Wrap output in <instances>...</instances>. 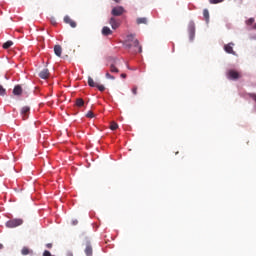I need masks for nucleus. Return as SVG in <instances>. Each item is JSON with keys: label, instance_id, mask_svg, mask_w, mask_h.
Here are the masks:
<instances>
[{"label": "nucleus", "instance_id": "6", "mask_svg": "<svg viewBox=\"0 0 256 256\" xmlns=\"http://www.w3.org/2000/svg\"><path fill=\"white\" fill-rule=\"evenodd\" d=\"M188 33H189V39L190 41H193L195 39V22H190L188 25Z\"/></svg>", "mask_w": 256, "mask_h": 256}, {"label": "nucleus", "instance_id": "28", "mask_svg": "<svg viewBox=\"0 0 256 256\" xmlns=\"http://www.w3.org/2000/svg\"><path fill=\"white\" fill-rule=\"evenodd\" d=\"M5 93H6V90H5V88H3V86L2 85H0V95H5Z\"/></svg>", "mask_w": 256, "mask_h": 256}, {"label": "nucleus", "instance_id": "14", "mask_svg": "<svg viewBox=\"0 0 256 256\" xmlns=\"http://www.w3.org/2000/svg\"><path fill=\"white\" fill-rule=\"evenodd\" d=\"M23 93V88H21L20 85H17L13 89V94L14 95H21Z\"/></svg>", "mask_w": 256, "mask_h": 256}, {"label": "nucleus", "instance_id": "32", "mask_svg": "<svg viewBox=\"0 0 256 256\" xmlns=\"http://www.w3.org/2000/svg\"><path fill=\"white\" fill-rule=\"evenodd\" d=\"M122 79H126L127 78V74H121Z\"/></svg>", "mask_w": 256, "mask_h": 256}, {"label": "nucleus", "instance_id": "12", "mask_svg": "<svg viewBox=\"0 0 256 256\" xmlns=\"http://www.w3.org/2000/svg\"><path fill=\"white\" fill-rule=\"evenodd\" d=\"M54 53L57 57H61V55L63 53V48L61 47V45L54 46Z\"/></svg>", "mask_w": 256, "mask_h": 256}, {"label": "nucleus", "instance_id": "8", "mask_svg": "<svg viewBox=\"0 0 256 256\" xmlns=\"http://www.w3.org/2000/svg\"><path fill=\"white\" fill-rule=\"evenodd\" d=\"M64 23H66L67 25H70V27H72L73 29L77 27V22L73 21V19H71V17L69 16L64 17Z\"/></svg>", "mask_w": 256, "mask_h": 256}, {"label": "nucleus", "instance_id": "21", "mask_svg": "<svg viewBox=\"0 0 256 256\" xmlns=\"http://www.w3.org/2000/svg\"><path fill=\"white\" fill-rule=\"evenodd\" d=\"M118 128H119V125H118L117 123L112 122V123L110 124V129H111V131H116V129H118Z\"/></svg>", "mask_w": 256, "mask_h": 256}, {"label": "nucleus", "instance_id": "15", "mask_svg": "<svg viewBox=\"0 0 256 256\" xmlns=\"http://www.w3.org/2000/svg\"><path fill=\"white\" fill-rule=\"evenodd\" d=\"M137 25H147V18H137Z\"/></svg>", "mask_w": 256, "mask_h": 256}, {"label": "nucleus", "instance_id": "18", "mask_svg": "<svg viewBox=\"0 0 256 256\" xmlns=\"http://www.w3.org/2000/svg\"><path fill=\"white\" fill-rule=\"evenodd\" d=\"M88 85L89 87H96L97 83H95V80H93V78L88 77Z\"/></svg>", "mask_w": 256, "mask_h": 256}, {"label": "nucleus", "instance_id": "27", "mask_svg": "<svg viewBox=\"0 0 256 256\" xmlns=\"http://www.w3.org/2000/svg\"><path fill=\"white\" fill-rule=\"evenodd\" d=\"M96 87H97L98 91H101V92L105 91V86H103L101 84H97Z\"/></svg>", "mask_w": 256, "mask_h": 256}, {"label": "nucleus", "instance_id": "29", "mask_svg": "<svg viewBox=\"0 0 256 256\" xmlns=\"http://www.w3.org/2000/svg\"><path fill=\"white\" fill-rule=\"evenodd\" d=\"M132 93H133V95H137V86H134L132 88Z\"/></svg>", "mask_w": 256, "mask_h": 256}, {"label": "nucleus", "instance_id": "9", "mask_svg": "<svg viewBox=\"0 0 256 256\" xmlns=\"http://www.w3.org/2000/svg\"><path fill=\"white\" fill-rule=\"evenodd\" d=\"M234 43H229L224 46V50L226 53H229L230 55H235V51L233 50Z\"/></svg>", "mask_w": 256, "mask_h": 256}, {"label": "nucleus", "instance_id": "3", "mask_svg": "<svg viewBox=\"0 0 256 256\" xmlns=\"http://www.w3.org/2000/svg\"><path fill=\"white\" fill-rule=\"evenodd\" d=\"M227 77L231 81H237V79H241V73L237 72L236 70H229Z\"/></svg>", "mask_w": 256, "mask_h": 256}, {"label": "nucleus", "instance_id": "22", "mask_svg": "<svg viewBox=\"0 0 256 256\" xmlns=\"http://www.w3.org/2000/svg\"><path fill=\"white\" fill-rule=\"evenodd\" d=\"M21 253L22 255H29V253H31V250L28 247H24L22 248Z\"/></svg>", "mask_w": 256, "mask_h": 256}, {"label": "nucleus", "instance_id": "26", "mask_svg": "<svg viewBox=\"0 0 256 256\" xmlns=\"http://www.w3.org/2000/svg\"><path fill=\"white\" fill-rule=\"evenodd\" d=\"M86 117H88V119H93V117H95V114H93V111H89V112L86 114Z\"/></svg>", "mask_w": 256, "mask_h": 256}, {"label": "nucleus", "instance_id": "36", "mask_svg": "<svg viewBox=\"0 0 256 256\" xmlns=\"http://www.w3.org/2000/svg\"><path fill=\"white\" fill-rule=\"evenodd\" d=\"M52 23H53V25H55L56 22H55V21H52Z\"/></svg>", "mask_w": 256, "mask_h": 256}, {"label": "nucleus", "instance_id": "37", "mask_svg": "<svg viewBox=\"0 0 256 256\" xmlns=\"http://www.w3.org/2000/svg\"><path fill=\"white\" fill-rule=\"evenodd\" d=\"M52 23H53V25H55L56 22H55V21H52Z\"/></svg>", "mask_w": 256, "mask_h": 256}, {"label": "nucleus", "instance_id": "7", "mask_svg": "<svg viewBox=\"0 0 256 256\" xmlns=\"http://www.w3.org/2000/svg\"><path fill=\"white\" fill-rule=\"evenodd\" d=\"M84 252L86 256H93V246L90 241H86Z\"/></svg>", "mask_w": 256, "mask_h": 256}, {"label": "nucleus", "instance_id": "31", "mask_svg": "<svg viewBox=\"0 0 256 256\" xmlns=\"http://www.w3.org/2000/svg\"><path fill=\"white\" fill-rule=\"evenodd\" d=\"M79 221L78 220H73L72 225H78Z\"/></svg>", "mask_w": 256, "mask_h": 256}, {"label": "nucleus", "instance_id": "17", "mask_svg": "<svg viewBox=\"0 0 256 256\" xmlns=\"http://www.w3.org/2000/svg\"><path fill=\"white\" fill-rule=\"evenodd\" d=\"M110 72L111 73H119V68L115 66V64L110 65Z\"/></svg>", "mask_w": 256, "mask_h": 256}, {"label": "nucleus", "instance_id": "30", "mask_svg": "<svg viewBox=\"0 0 256 256\" xmlns=\"http://www.w3.org/2000/svg\"><path fill=\"white\" fill-rule=\"evenodd\" d=\"M46 247H47V249H51L53 247V244L52 243H48V244H46Z\"/></svg>", "mask_w": 256, "mask_h": 256}, {"label": "nucleus", "instance_id": "20", "mask_svg": "<svg viewBox=\"0 0 256 256\" xmlns=\"http://www.w3.org/2000/svg\"><path fill=\"white\" fill-rule=\"evenodd\" d=\"M203 17H204L205 21L209 22V10H207V9L203 10Z\"/></svg>", "mask_w": 256, "mask_h": 256}, {"label": "nucleus", "instance_id": "33", "mask_svg": "<svg viewBox=\"0 0 256 256\" xmlns=\"http://www.w3.org/2000/svg\"><path fill=\"white\" fill-rule=\"evenodd\" d=\"M67 256H73V253L72 252H68Z\"/></svg>", "mask_w": 256, "mask_h": 256}, {"label": "nucleus", "instance_id": "16", "mask_svg": "<svg viewBox=\"0 0 256 256\" xmlns=\"http://www.w3.org/2000/svg\"><path fill=\"white\" fill-rule=\"evenodd\" d=\"M3 49H9L10 47H13V41H11V40H8L7 42H5L4 44H3Z\"/></svg>", "mask_w": 256, "mask_h": 256}, {"label": "nucleus", "instance_id": "1", "mask_svg": "<svg viewBox=\"0 0 256 256\" xmlns=\"http://www.w3.org/2000/svg\"><path fill=\"white\" fill-rule=\"evenodd\" d=\"M126 43H128V47H138V53H143V47L139 45V40L135 38V35H128Z\"/></svg>", "mask_w": 256, "mask_h": 256}, {"label": "nucleus", "instance_id": "35", "mask_svg": "<svg viewBox=\"0 0 256 256\" xmlns=\"http://www.w3.org/2000/svg\"><path fill=\"white\" fill-rule=\"evenodd\" d=\"M253 29H256V23L254 24Z\"/></svg>", "mask_w": 256, "mask_h": 256}, {"label": "nucleus", "instance_id": "23", "mask_svg": "<svg viewBox=\"0 0 256 256\" xmlns=\"http://www.w3.org/2000/svg\"><path fill=\"white\" fill-rule=\"evenodd\" d=\"M225 0H209L211 5H217L219 3H223Z\"/></svg>", "mask_w": 256, "mask_h": 256}, {"label": "nucleus", "instance_id": "24", "mask_svg": "<svg viewBox=\"0 0 256 256\" xmlns=\"http://www.w3.org/2000/svg\"><path fill=\"white\" fill-rule=\"evenodd\" d=\"M253 23H255V18H250V19L246 20V25H248V26L253 25Z\"/></svg>", "mask_w": 256, "mask_h": 256}, {"label": "nucleus", "instance_id": "25", "mask_svg": "<svg viewBox=\"0 0 256 256\" xmlns=\"http://www.w3.org/2000/svg\"><path fill=\"white\" fill-rule=\"evenodd\" d=\"M105 76H106V79L115 80V76L111 75L109 72H106Z\"/></svg>", "mask_w": 256, "mask_h": 256}, {"label": "nucleus", "instance_id": "13", "mask_svg": "<svg viewBox=\"0 0 256 256\" xmlns=\"http://www.w3.org/2000/svg\"><path fill=\"white\" fill-rule=\"evenodd\" d=\"M113 31H111V28L104 26L102 28V35H104L105 37H107L108 35H112Z\"/></svg>", "mask_w": 256, "mask_h": 256}, {"label": "nucleus", "instance_id": "19", "mask_svg": "<svg viewBox=\"0 0 256 256\" xmlns=\"http://www.w3.org/2000/svg\"><path fill=\"white\" fill-rule=\"evenodd\" d=\"M76 105H77V107H83L85 105V101H83L82 98H78L76 100Z\"/></svg>", "mask_w": 256, "mask_h": 256}, {"label": "nucleus", "instance_id": "4", "mask_svg": "<svg viewBox=\"0 0 256 256\" xmlns=\"http://www.w3.org/2000/svg\"><path fill=\"white\" fill-rule=\"evenodd\" d=\"M29 113H31V108L29 106L22 107L20 115L23 121H27V119H29Z\"/></svg>", "mask_w": 256, "mask_h": 256}, {"label": "nucleus", "instance_id": "10", "mask_svg": "<svg viewBox=\"0 0 256 256\" xmlns=\"http://www.w3.org/2000/svg\"><path fill=\"white\" fill-rule=\"evenodd\" d=\"M40 79H49V69L45 68L39 73Z\"/></svg>", "mask_w": 256, "mask_h": 256}, {"label": "nucleus", "instance_id": "34", "mask_svg": "<svg viewBox=\"0 0 256 256\" xmlns=\"http://www.w3.org/2000/svg\"><path fill=\"white\" fill-rule=\"evenodd\" d=\"M0 249H3V244H0Z\"/></svg>", "mask_w": 256, "mask_h": 256}, {"label": "nucleus", "instance_id": "11", "mask_svg": "<svg viewBox=\"0 0 256 256\" xmlns=\"http://www.w3.org/2000/svg\"><path fill=\"white\" fill-rule=\"evenodd\" d=\"M110 25H111V27H112V29H119V25H121L120 23H119V21H117L115 18H110Z\"/></svg>", "mask_w": 256, "mask_h": 256}, {"label": "nucleus", "instance_id": "2", "mask_svg": "<svg viewBox=\"0 0 256 256\" xmlns=\"http://www.w3.org/2000/svg\"><path fill=\"white\" fill-rule=\"evenodd\" d=\"M20 225H23V219H12L6 222V227L10 229H14V227H19Z\"/></svg>", "mask_w": 256, "mask_h": 256}, {"label": "nucleus", "instance_id": "5", "mask_svg": "<svg viewBox=\"0 0 256 256\" xmlns=\"http://www.w3.org/2000/svg\"><path fill=\"white\" fill-rule=\"evenodd\" d=\"M123 13H125V8H123L122 6L114 7L111 11L113 17H121Z\"/></svg>", "mask_w": 256, "mask_h": 256}]
</instances>
